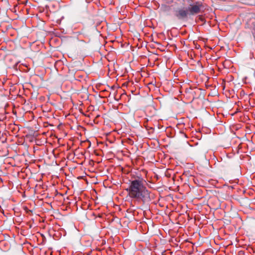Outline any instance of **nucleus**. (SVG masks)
Segmentation results:
<instances>
[{"instance_id": "1", "label": "nucleus", "mask_w": 255, "mask_h": 255, "mask_svg": "<svg viewBox=\"0 0 255 255\" xmlns=\"http://www.w3.org/2000/svg\"><path fill=\"white\" fill-rule=\"evenodd\" d=\"M145 181L141 177H137L129 181L128 187L126 189L128 196L136 201L143 202L150 200V192L144 184Z\"/></svg>"}, {"instance_id": "2", "label": "nucleus", "mask_w": 255, "mask_h": 255, "mask_svg": "<svg viewBox=\"0 0 255 255\" xmlns=\"http://www.w3.org/2000/svg\"><path fill=\"white\" fill-rule=\"evenodd\" d=\"M202 7V3L200 1H196L189 4V6L187 8L189 15H194L199 13Z\"/></svg>"}, {"instance_id": "3", "label": "nucleus", "mask_w": 255, "mask_h": 255, "mask_svg": "<svg viewBox=\"0 0 255 255\" xmlns=\"http://www.w3.org/2000/svg\"><path fill=\"white\" fill-rule=\"evenodd\" d=\"M174 15L178 19L184 20L187 18L189 14L187 8L182 7L175 10Z\"/></svg>"}, {"instance_id": "4", "label": "nucleus", "mask_w": 255, "mask_h": 255, "mask_svg": "<svg viewBox=\"0 0 255 255\" xmlns=\"http://www.w3.org/2000/svg\"><path fill=\"white\" fill-rule=\"evenodd\" d=\"M25 210L26 212H27V213H32V211L28 209L27 208H25Z\"/></svg>"}]
</instances>
